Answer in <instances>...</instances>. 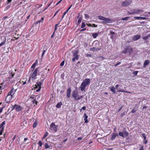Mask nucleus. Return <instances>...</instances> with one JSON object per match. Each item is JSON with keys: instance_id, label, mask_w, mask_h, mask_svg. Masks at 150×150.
I'll list each match as a JSON object with an SVG mask.
<instances>
[{"instance_id": "nucleus-45", "label": "nucleus", "mask_w": 150, "mask_h": 150, "mask_svg": "<svg viewBox=\"0 0 150 150\" xmlns=\"http://www.w3.org/2000/svg\"><path fill=\"white\" fill-rule=\"evenodd\" d=\"M86 108L85 106L83 107L80 109V111H81L82 110H86Z\"/></svg>"}, {"instance_id": "nucleus-14", "label": "nucleus", "mask_w": 150, "mask_h": 150, "mask_svg": "<svg viewBox=\"0 0 150 150\" xmlns=\"http://www.w3.org/2000/svg\"><path fill=\"white\" fill-rule=\"evenodd\" d=\"M126 48L127 50V52L129 53H131L133 51V49L129 46H128Z\"/></svg>"}, {"instance_id": "nucleus-64", "label": "nucleus", "mask_w": 150, "mask_h": 150, "mask_svg": "<svg viewBox=\"0 0 150 150\" xmlns=\"http://www.w3.org/2000/svg\"><path fill=\"white\" fill-rule=\"evenodd\" d=\"M43 20H44V18H42L39 21H40V22H41L43 21Z\"/></svg>"}, {"instance_id": "nucleus-19", "label": "nucleus", "mask_w": 150, "mask_h": 150, "mask_svg": "<svg viewBox=\"0 0 150 150\" xmlns=\"http://www.w3.org/2000/svg\"><path fill=\"white\" fill-rule=\"evenodd\" d=\"M62 105V102H60L57 104L56 105V107L58 108H60Z\"/></svg>"}, {"instance_id": "nucleus-59", "label": "nucleus", "mask_w": 150, "mask_h": 150, "mask_svg": "<svg viewBox=\"0 0 150 150\" xmlns=\"http://www.w3.org/2000/svg\"><path fill=\"white\" fill-rule=\"evenodd\" d=\"M55 31H54V32L52 34V35L51 36V37L52 38H53L54 37V33H55Z\"/></svg>"}, {"instance_id": "nucleus-26", "label": "nucleus", "mask_w": 150, "mask_h": 150, "mask_svg": "<svg viewBox=\"0 0 150 150\" xmlns=\"http://www.w3.org/2000/svg\"><path fill=\"white\" fill-rule=\"evenodd\" d=\"M5 124V121H4L0 125V129H2L3 127V128H4V125Z\"/></svg>"}, {"instance_id": "nucleus-13", "label": "nucleus", "mask_w": 150, "mask_h": 150, "mask_svg": "<svg viewBox=\"0 0 150 150\" xmlns=\"http://www.w3.org/2000/svg\"><path fill=\"white\" fill-rule=\"evenodd\" d=\"M118 136V135L117 133H113L112 134V137L111 139V140H113L115 139L116 137Z\"/></svg>"}, {"instance_id": "nucleus-32", "label": "nucleus", "mask_w": 150, "mask_h": 150, "mask_svg": "<svg viewBox=\"0 0 150 150\" xmlns=\"http://www.w3.org/2000/svg\"><path fill=\"white\" fill-rule=\"evenodd\" d=\"M32 102L33 104L35 103V105H37L38 103L37 101L36 100V99L35 98L32 101Z\"/></svg>"}, {"instance_id": "nucleus-35", "label": "nucleus", "mask_w": 150, "mask_h": 150, "mask_svg": "<svg viewBox=\"0 0 150 150\" xmlns=\"http://www.w3.org/2000/svg\"><path fill=\"white\" fill-rule=\"evenodd\" d=\"M6 42V40H5L3 41V42H2L0 44V47H1L3 45H4L5 43Z\"/></svg>"}, {"instance_id": "nucleus-41", "label": "nucleus", "mask_w": 150, "mask_h": 150, "mask_svg": "<svg viewBox=\"0 0 150 150\" xmlns=\"http://www.w3.org/2000/svg\"><path fill=\"white\" fill-rule=\"evenodd\" d=\"M11 110H13L14 109H15V105H12V106L11 107Z\"/></svg>"}, {"instance_id": "nucleus-37", "label": "nucleus", "mask_w": 150, "mask_h": 150, "mask_svg": "<svg viewBox=\"0 0 150 150\" xmlns=\"http://www.w3.org/2000/svg\"><path fill=\"white\" fill-rule=\"evenodd\" d=\"M48 132H46L45 134L44 135V137H43V139H45V138L48 135Z\"/></svg>"}, {"instance_id": "nucleus-47", "label": "nucleus", "mask_w": 150, "mask_h": 150, "mask_svg": "<svg viewBox=\"0 0 150 150\" xmlns=\"http://www.w3.org/2000/svg\"><path fill=\"white\" fill-rule=\"evenodd\" d=\"M3 127L1 129V130L0 131V135H1L2 134V132L4 129Z\"/></svg>"}, {"instance_id": "nucleus-52", "label": "nucleus", "mask_w": 150, "mask_h": 150, "mask_svg": "<svg viewBox=\"0 0 150 150\" xmlns=\"http://www.w3.org/2000/svg\"><path fill=\"white\" fill-rule=\"evenodd\" d=\"M92 27H96L97 26V25L95 24H92Z\"/></svg>"}, {"instance_id": "nucleus-31", "label": "nucleus", "mask_w": 150, "mask_h": 150, "mask_svg": "<svg viewBox=\"0 0 150 150\" xmlns=\"http://www.w3.org/2000/svg\"><path fill=\"white\" fill-rule=\"evenodd\" d=\"M118 134H119V135L120 136H121V137H123V138H124V137H125V136H124V135H123V132H119V133Z\"/></svg>"}, {"instance_id": "nucleus-50", "label": "nucleus", "mask_w": 150, "mask_h": 150, "mask_svg": "<svg viewBox=\"0 0 150 150\" xmlns=\"http://www.w3.org/2000/svg\"><path fill=\"white\" fill-rule=\"evenodd\" d=\"M148 141L146 139L144 140V143L145 144H146L147 143Z\"/></svg>"}, {"instance_id": "nucleus-54", "label": "nucleus", "mask_w": 150, "mask_h": 150, "mask_svg": "<svg viewBox=\"0 0 150 150\" xmlns=\"http://www.w3.org/2000/svg\"><path fill=\"white\" fill-rule=\"evenodd\" d=\"M37 85L39 87L41 86V83L40 82H38L37 83Z\"/></svg>"}, {"instance_id": "nucleus-30", "label": "nucleus", "mask_w": 150, "mask_h": 150, "mask_svg": "<svg viewBox=\"0 0 150 150\" xmlns=\"http://www.w3.org/2000/svg\"><path fill=\"white\" fill-rule=\"evenodd\" d=\"M129 18H130L129 17H126L123 18H122V20L123 21H125V20L127 21V20H128V19H129Z\"/></svg>"}, {"instance_id": "nucleus-36", "label": "nucleus", "mask_w": 150, "mask_h": 150, "mask_svg": "<svg viewBox=\"0 0 150 150\" xmlns=\"http://www.w3.org/2000/svg\"><path fill=\"white\" fill-rule=\"evenodd\" d=\"M59 23L58 24H55L54 25V31H55L57 29V26L59 25Z\"/></svg>"}, {"instance_id": "nucleus-28", "label": "nucleus", "mask_w": 150, "mask_h": 150, "mask_svg": "<svg viewBox=\"0 0 150 150\" xmlns=\"http://www.w3.org/2000/svg\"><path fill=\"white\" fill-rule=\"evenodd\" d=\"M93 43L95 44V46L96 47H97V45H99V43L98 42V41H95L93 42Z\"/></svg>"}, {"instance_id": "nucleus-27", "label": "nucleus", "mask_w": 150, "mask_h": 150, "mask_svg": "<svg viewBox=\"0 0 150 150\" xmlns=\"http://www.w3.org/2000/svg\"><path fill=\"white\" fill-rule=\"evenodd\" d=\"M98 33H95L92 34V36L94 38H96L98 36Z\"/></svg>"}, {"instance_id": "nucleus-10", "label": "nucleus", "mask_w": 150, "mask_h": 150, "mask_svg": "<svg viewBox=\"0 0 150 150\" xmlns=\"http://www.w3.org/2000/svg\"><path fill=\"white\" fill-rule=\"evenodd\" d=\"M130 2L129 1H126L122 3V5L123 6H127L130 4Z\"/></svg>"}, {"instance_id": "nucleus-46", "label": "nucleus", "mask_w": 150, "mask_h": 150, "mask_svg": "<svg viewBox=\"0 0 150 150\" xmlns=\"http://www.w3.org/2000/svg\"><path fill=\"white\" fill-rule=\"evenodd\" d=\"M52 1L51 2H50V3L49 4H48V6H47V7L46 8H45V9L44 10H44H45L46 9H47V8L50 6V5H51V4H52Z\"/></svg>"}, {"instance_id": "nucleus-15", "label": "nucleus", "mask_w": 150, "mask_h": 150, "mask_svg": "<svg viewBox=\"0 0 150 150\" xmlns=\"http://www.w3.org/2000/svg\"><path fill=\"white\" fill-rule=\"evenodd\" d=\"M100 49H101V48L97 49L96 47H93L91 48L90 49V50L91 51H96V50H99Z\"/></svg>"}, {"instance_id": "nucleus-38", "label": "nucleus", "mask_w": 150, "mask_h": 150, "mask_svg": "<svg viewBox=\"0 0 150 150\" xmlns=\"http://www.w3.org/2000/svg\"><path fill=\"white\" fill-rule=\"evenodd\" d=\"M38 144L40 145V147H41L42 146V143L41 141H39L38 143Z\"/></svg>"}, {"instance_id": "nucleus-57", "label": "nucleus", "mask_w": 150, "mask_h": 150, "mask_svg": "<svg viewBox=\"0 0 150 150\" xmlns=\"http://www.w3.org/2000/svg\"><path fill=\"white\" fill-rule=\"evenodd\" d=\"M86 30V28H83L82 29H81V30H80V31L81 32V31H85V30Z\"/></svg>"}, {"instance_id": "nucleus-25", "label": "nucleus", "mask_w": 150, "mask_h": 150, "mask_svg": "<svg viewBox=\"0 0 150 150\" xmlns=\"http://www.w3.org/2000/svg\"><path fill=\"white\" fill-rule=\"evenodd\" d=\"M134 18L137 20H139V19H142L143 20H144L146 18L145 17H134Z\"/></svg>"}, {"instance_id": "nucleus-42", "label": "nucleus", "mask_w": 150, "mask_h": 150, "mask_svg": "<svg viewBox=\"0 0 150 150\" xmlns=\"http://www.w3.org/2000/svg\"><path fill=\"white\" fill-rule=\"evenodd\" d=\"M12 0H7V1L6 2V4H8L10 3Z\"/></svg>"}, {"instance_id": "nucleus-58", "label": "nucleus", "mask_w": 150, "mask_h": 150, "mask_svg": "<svg viewBox=\"0 0 150 150\" xmlns=\"http://www.w3.org/2000/svg\"><path fill=\"white\" fill-rule=\"evenodd\" d=\"M82 139V137H79L77 138V139L78 140H81Z\"/></svg>"}, {"instance_id": "nucleus-53", "label": "nucleus", "mask_w": 150, "mask_h": 150, "mask_svg": "<svg viewBox=\"0 0 150 150\" xmlns=\"http://www.w3.org/2000/svg\"><path fill=\"white\" fill-rule=\"evenodd\" d=\"M46 51L45 50H44L42 53V57H43V56H44V55L45 52Z\"/></svg>"}, {"instance_id": "nucleus-17", "label": "nucleus", "mask_w": 150, "mask_h": 150, "mask_svg": "<svg viewBox=\"0 0 150 150\" xmlns=\"http://www.w3.org/2000/svg\"><path fill=\"white\" fill-rule=\"evenodd\" d=\"M110 90L111 91H112L114 93V94L115 93L116 91L115 90V88L113 86V87H110Z\"/></svg>"}, {"instance_id": "nucleus-33", "label": "nucleus", "mask_w": 150, "mask_h": 150, "mask_svg": "<svg viewBox=\"0 0 150 150\" xmlns=\"http://www.w3.org/2000/svg\"><path fill=\"white\" fill-rule=\"evenodd\" d=\"M45 148L47 149L50 147V145L47 143H46L45 144Z\"/></svg>"}, {"instance_id": "nucleus-24", "label": "nucleus", "mask_w": 150, "mask_h": 150, "mask_svg": "<svg viewBox=\"0 0 150 150\" xmlns=\"http://www.w3.org/2000/svg\"><path fill=\"white\" fill-rule=\"evenodd\" d=\"M16 89H14V88H12V89L11 90V93L12 95L13 96L15 93L16 92Z\"/></svg>"}, {"instance_id": "nucleus-1", "label": "nucleus", "mask_w": 150, "mask_h": 150, "mask_svg": "<svg viewBox=\"0 0 150 150\" xmlns=\"http://www.w3.org/2000/svg\"><path fill=\"white\" fill-rule=\"evenodd\" d=\"M90 79H86L81 83L80 88L82 91H84L85 87L87 86H88L90 83Z\"/></svg>"}, {"instance_id": "nucleus-20", "label": "nucleus", "mask_w": 150, "mask_h": 150, "mask_svg": "<svg viewBox=\"0 0 150 150\" xmlns=\"http://www.w3.org/2000/svg\"><path fill=\"white\" fill-rule=\"evenodd\" d=\"M77 18L79 19V20H78V24H79L81 23L82 19L80 17L79 14V15L77 16Z\"/></svg>"}, {"instance_id": "nucleus-55", "label": "nucleus", "mask_w": 150, "mask_h": 150, "mask_svg": "<svg viewBox=\"0 0 150 150\" xmlns=\"http://www.w3.org/2000/svg\"><path fill=\"white\" fill-rule=\"evenodd\" d=\"M16 135H15L14 136V137H13V141H12L11 142L12 143L13 142V141L15 139H16Z\"/></svg>"}, {"instance_id": "nucleus-9", "label": "nucleus", "mask_w": 150, "mask_h": 150, "mask_svg": "<svg viewBox=\"0 0 150 150\" xmlns=\"http://www.w3.org/2000/svg\"><path fill=\"white\" fill-rule=\"evenodd\" d=\"M41 59H39L38 60H36L35 62L32 66H36L38 65L41 64Z\"/></svg>"}, {"instance_id": "nucleus-5", "label": "nucleus", "mask_w": 150, "mask_h": 150, "mask_svg": "<svg viewBox=\"0 0 150 150\" xmlns=\"http://www.w3.org/2000/svg\"><path fill=\"white\" fill-rule=\"evenodd\" d=\"M39 67L37 68L33 72V73L31 74V76L32 78L33 81L36 78L37 73Z\"/></svg>"}, {"instance_id": "nucleus-44", "label": "nucleus", "mask_w": 150, "mask_h": 150, "mask_svg": "<svg viewBox=\"0 0 150 150\" xmlns=\"http://www.w3.org/2000/svg\"><path fill=\"white\" fill-rule=\"evenodd\" d=\"M127 52V48H126L122 52V53H126Z\"/></svg>"}, {"instance_id": "nucleus-56", "label": "nucleus", "mask_w": 150, "mask_h": 150, "mask_svg": "<svg viewBox=\"0 0 150 150\" xmlns=\"http://www.w3.org/2000/svg\"><path fill=\"white\" fill-rule=\"evenodd\" d=\"M125 112H124L122 113L121 114V116L122 117L124 115H125Z\"/></svg>"}, {"instance_id": "nucleus-22", "label": "nucleus", "mask_w": 150, "mask_h": 150, "mask_svg": "<svg viewBox=\"0 0 150 150\" xmlns=\"http://www.w3.org/2000/svg\"><path fill=\"white\" fill-rule=\"evenodd\" d=\"M110 35H111V38L112 39H113L114 37L113 35L115 34V33L113 31H110Z\"/></svg>"}, {"instance_id": "nucleus-23", "label": "nucleus", "mask_w": 150, "mask_h": 150, "mask_svg": "<svg viewBox=\"0 0 150 150\" xmlns=\"http://www.w3.org/2000/svg\"><path fill=\"white\" fill-rule=\"evenodd\" d=\"M123 134L124 136H125L124 138H125L127 137L128 135V133L126 131L123 132Z\"/></svg>"}, {"instance_id": "nucleus-18", "label": "nucleus", "mask_w": 150, "mask_h": 150, "mask_svg": "<svg viewBox=\"0 0 150 150\" xmlns=\"http://www.w3.org/2000/svg\"><path fill=\"white\" fill-rule=\"evenodd\" d=\"M73 56L74 57L78 58V52L76 51H75L74 52Z\"/></svg>"}, {"instance_id": "nucleus-3", "label": "nucleus", "mask_w": 150, "mask_h": 150, "mask_svg": "<svg viewBox=\"0 0 150 150\" xmlns=\"http://www.w3.org/2000/svg\"><path fill=\"white\" fill-rule=\"evenodd\" d=\"M79 95L78 93L76 91H74L72 92L71 95V98H74L75 100L78 101L79 100V98H78Z\"/></svg>"}, {"instance_id": "nucleus-21", "label": "nucleus", "mask_w": 150, "mask_h": 150, "mask_svg": "<svg viewBox=\"0 0 150 150\" xmlns=\"http://www.w3.org/2000/svg\"><path fill=\"white\" fill-rule=\"evenodd\" d=\"M150 63V61L149 60H146L144 63V66H146L148 64Z\"/></svg>"}, {"instance_id": "nucleus-6", "label": "nucleus", "mask_w": 150, "mask_h": 150, "mask_svg": "<svg viewBox=\"0 0 150 150\" xmlns=\"http://www.w3.org/2000/svg\"><path fill=\"white\" fill-rule=\"evenodd\" d=\"M13 97V95L11 93V91H9L5 98V101L6 103H8L10 99Z\"/></svg>"}, {"instance_id": "nucleus-8", "label": "nucleus", "mask_w": 150, "mask_h": 150, "mask_svg": "<svg viewBox=\"0 0 150 150\" xmlns=\"http://www.w3.org/2000/svg\"><path fill=\"white\" fill-rule=\"evenodd\" d=\"M22 108L20 105L15 104V109L17 111H20L22 110Z\"/></svg>"}, {"instance_id": "nucleus-29", "label": "nucleus", "mask_w": 150, "mask_h": 150, "mask_svg": "<svg viewBox=\"0 0 150 150\" xmlns=\"http://www.w3.org/2000/svg\"><path fill=\"white\" fill-rule=\"evenodd\" d=\"M37 125V122L36 121H35L33 124V128L35 127Z\"/></svg>"}, {"instance_id": "nucleus-4", "label": "nucleus", "mask_w": 150, "mask_h": 150, "mask_svg": "<svg viewBox=\"0 0 150 150\" xmlns=\"http://www.w3.org/2000/svg\"><path fill=\"white\" fill-rule=\"evenodd\" d=\"M143 11L140 9H134L133 10H131L130 11H128V13L129 14L133 15L136 14H138L140 12H142Z\"/></svg>"}, {"instance_id": "nucleus-48", "label": "nucleus", "mask_w": 150, "mask_h": 150, "mask_svg": "<svg viewBox=\"0 0 150 150\" xmlns=\"http://www.w3.org/2000/svg\"><path fill=\"white\" fill-rule=\"evenodd\" d=\"M64 64V61H63L60 64V66H63Z\"/></svg>"}, {"instance_id": "nucleus-40", "label": "nucleus", "mask_w": 150, "mask_h": 150, "mask_svg": "<svg viewBox=\"0 0 150 150\" xmlns=\"http://www.w3.org/2000/svg\"><path fill=\"white\" fill-rule=\"evenodd\" d=\"M138 73V71H134L133 72V75H134L135 76H136L137 75Z\"/></svg>"}, {"instance_id": "nucleus-61", "label": "nucleus", "mask_w": 150, "mask_h": 150, "mask_svg": "<svg viewBox=\"0 0 150 150\" xmlns=\"http://www.w3.org/2000/svg\"><path fill=\"white\" fill-rule=\"evenodd\" d=\"M121 63V62H118L116 64H115V66H118V65L120 64Z\"/></svg>"}, {"instance_id": "nucleus-43", "label": "nucleus", "mask_w": 150, "mask_h": 150, "mask_svg": "<svg viewBox=\"0 0 150 150\" xmlns=\"http://www.w3.org/2000/svg\"><path fill=\"white\" fill-rule=\"evenodd\" d=\"M137 110L134 108H133L131 111V112L132 113H134L136 112Z\"/></svg>"}, {"instance_id": "nucleus-16", "label": "nucleus", "mask_w": 150, "mask_h": 150, "mask_svg": "<svg viewBox=\"0 0 150 150\" xmlns=\"http://www.w3.org/2000/svg\"><path fill=\"white\" fill-rule=\"evenodd\" d=\"M84 120L85 121V122L86 123H87L88 122V121L87 120L88 116L86 115V113H85L84 114Z\"/></svg>"}, {"instance_id": "nucleus-7", "label": "nucleus", "mask_w": 150, "mask_h": 150, "mask_svg": "<svg viewBox=\"0 0 150 150\" xmlns=\"http://www.w3.org/2000/svg\"><path fill=\"white\" fill-rule=\"evenodd\" d=\"M99 19L103 20L105 21H110V19L108 18L102 16H99L98 17Z\"/></svg>"}, {"instance_id": "nucleus-34", "label": "nucleus", "mask_w": 150, "mask_h": 150, "mask_svg": "<svg viewBox=\"0 0 150 150\" xmlns=\"http://www.w3.org/2000/svg\"><path fill=\"white\" fill-rule=\"evenodd\" d=\"M86 26V24L83 22H82L81 25V28H83Z\"/></svg>"}, {"instance_id": "nucleus-51", "label": "nucleus", "mask_w": 150, "mask_h": 150, "mask_svg": "<svg viewBox=\"0 0 150 150\" xmlns=\"http://www.w3.org/2000/svg\"><path fill=\"white\" fill-rule=\"evenodd\" d=\"M86 56L88 57H91V54H86Z\"/></svg>"}, {"instance_id": "nucleus-11", "label": "nucleus", "mask_w": 150, "mask_h": 150, "mask_svg": "<svg viewBox=\"0 0 150 150\" xmlns=\"http://www.w3.org/2000/svg\"><path fill=\"white\" fill-rule=\"evenodd\" d=\"M141 37V35H135L133 36V40L136 41L139 39Z\"/></svg>"}, {"instance_id": "nucleus-63", "label": "nucleus", "mask_w": 150, "mask_h": 150, "mask_svg": "<svg viewBox=\"0 0 150 150\" xmlns=\"http://www.w3.org/2000/svg\"><path fill=\"white\" fill-rule=\"evenodd\" d=\"M85 16L86 18H88V17L89 18V15H88L87 14H85Z\"/></svg>"}, {"instance_id": "nucleus-62", "label": "nucleus", "mask_w": 150, "mask_h": 150, "mask_svg": "<svg viewBox=\"0 0 150 150\" xmlns=\"http://www.w3.org/2000/svg\"><path fill=\"white\" fill-rule=\"evenodd\" d=\"M139 150H144L143 146H142L140 148Z\"/></svg>"}, {"instance_id": "nucleus-39", "label": "nucleus", "mask_w": 150, "mask_h": 150, "mask_svg": "<svg viewBox=\"0 0 150 150\" xmlns=\"http://www.w3.org/2000/svg\"><path fill=\"white\" fill-rule=\"evenodd\" d=\"M76 60H78V58H77L76 57H74L72 59V61L73 62H74Z\"/></svg>"}, {"instance_id": "nucleus-60", "label": "nucleus", "mask_w": 150, "mask_h": 150, "mask_svg": "<svg viewBox=\"0 0 150 150\" xmlns=\"http://www.w3.org/2000/svg\"><path fill=\"white\" fill-rule=\"evenodd\" d=\"M68 11H69L67 10L65 11L64 12V15H65L68 12Z\"/></svg>"}, {"instance_id": "nucleus-2", "label": "nucleus", "mask_w": 150, "mask_h": 150, "mask_svg": "<svg viewBox=\"0 0 150 150\" xmlns=\"http://www.w3.org/2000/svg\"><path fill=\"white\" fill-rule=\"evenodd\" d=\"M58 125H55L54 122H52L51 124L50 129L52 132H56L57 131Z\"/></svg>"}, {"instance_id": "nucleus-12", "label": "nucleus", "mask_w": 150, "mask_h": 150, "mask_svg": "<svg viewBox=\"0 0 150 150\" xmlns=\"http://www.w3.org/2000/svg\"><path fill=\"white\" fill-rule=\"evenodd\" d=\"M71 90L70 88H69L67 91V96L68 98L70 97V94L71 92Z\"/></svg>"}, {"instance_id": "nucleus-49", "label": "nucleus", "mask_w": 150, "mask_h": 150, "mask_svg": "<svg viewBox=\"0 0 150 150\" xmlns=\"http://www.w3.org/2000/svg\"><path fill=\"white\" fill-rule=\"evenodd\" d=\"M148 38L147 36L144 37L143 38V39L144 40H147Z\"/></svg>"}]
</instances>
